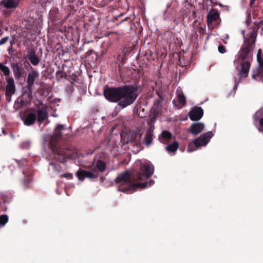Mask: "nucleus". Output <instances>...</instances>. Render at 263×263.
I'll list each match as a JSON object with an SVG mask.
<instances>
[{"label":"nucleus","mask_w":263,"mask_h":263,"mask_svg":"<svg viewBox=\"0 0 263 263\" xmlns=\"http://www.w3.org/2000/svg\"><path fill=\"white\" fill-rule=\"evenodd\" d=\"M137 84L119 87H105V98L111 102H118V106L124 108L134 103L138 97Z\"/></svg>","instance_id":"1"},{"label":"nucleus","mask_w":263,"mask_h":263,"mask_svg":"<svg viewBox=\"0 0 263 263\" xmlns=\"http://www.w3.org/2000/svg\"><path fill=\"white\" fill-rule=\"evenodd\" d=\"M69 132L70 128H66L63 124H58L50 137L49 147L54 153V159L61 163L65 162L67 158H71L72 157L71 152L69 149L60 146V141L64 138V136L68 135Z\"/></svg>","instance_id":"2"},{"label":"nucleus","mask_w":263,"mask_h":263,"mask_svg":"<svg viewBox=\"0 0 263 263\" xmlns=\"http://www.w3.org/2000/svg\"><path fill=\"white\" fill-rule=\"evenodd\" d=\"M132 173L128 171L119 174L115 179V183L118 185V190L125 193H132L139 187L147 186V182L135 183L136 181L142 179H134Z\"/></svg>","instance_id":"3"},{"label":"nucleus","mask_w":263,"mask_h":263,"mask_svg":"<svg viewBox=\"0 0 263 263\" xmlns=\"http://www.w3.org/2000/svg\"><path fill=\"white\" fill-rule=\"evenodd\" d=\"M257 34V30L255 31L253 29L248 38L243 36L244 46L241 47L238 53V59L241 60V62H243L246 60L250 52L253 50L255 46Z\"/></svg>","instance_id":"4"},{"label":"nucleus","mask_w":263,"mask_h":263,"mask_svg":"<svg viewBox=\"0 0 263 263\" xmlns=\"http://www.w3.org/2000/svg\"><path fill=\"white\" fill-rule=\"evenodd\" d=\"M213 136L212 132L209 131L195 139V140H193L188 144L187 152H193L197 150L198 147L206 145Z\"/></svg>","instance_id":"5"},{"label":"nucleus","mask_w":263,"mask_h":263,"mask_svg":"<svg viewBox=\"0 0 263 263\" xmlns=\"http://www.w3.org/2000/svg\"><path fill=\"white\" fill-rule=\"evenodd\" d=\"M154 167L149 163L141 165L140 171L132 173L134 179H143L151 177L154 173Z\"/></svg>","instance_id":"6"},{"label":"nucleus","mask_w":263,"mask_h":263,"mask_svg":"<svg viewBox=\"0 0 263 263\" xmlns=\"http://www.w3.org/2000/svg\"><path fill=\"white\" fill-rule=\"evenodd\" d=\"M206 22L208 26L212 29L218 28L221 23L219 13L217 9L210 10L206 16Z\"/></svg>","instance_id":"7"},{"label":"nucleus","mask_w":263,"mask_h":263,"mask_svg":"<svg viewBox=\"0 0 263 263\" xmlns=\"http://www.w3.org/2000/svg\"><path fill=\"white\" fill-rule=\"evenodd\" d=\"M24 67L27 68V66H30L31 71L28 74L27 78V85L28 86L33 87L35 80L39 77V73L37 71L34 69L30 64L27 61H24Z\"/></svg>","instance_id":"8"},{"label":"nucleus","mask_w":263,"mask_h":263,"mask_svg":"<svg viewBox=\"0 0 263 263\" xmlns=\"http://www.w3.org/2000/svg\"><path fill=\"white\" fill-rule=\"evenodd\" d=\"M203 115V110L201 107L195 106L189 112V116L192 121H198Z\"/></svg>","instance_id":"9"},{"label":"nucleus","mask_w":263,"mask_h":263,"mask_svg":"<svg viewBox=\"0 0 263 263\" xmlns=\"http://www.w3.org/2000/svg\"><path fill=\"white\" fill-rule=\"evenodd\" d=\"M14 78L16 80H19L24 76L25 70L21 64L18 63H12L11 64Z\"/></svg>","instance_id":"10"},{"label":"nucleus","mask_w":263,"mask_h":263,"mask_svg":"<svg viewBox=\"0 0 263 263\" xmlns=\"http://www.w3.org/2000/svg\"><path fill=\"white\" fill-rule=\"evenodd\" d=\"M6 81L7 84L6 87L5 95L6 97H9L10 99L12 95L15 93V85L12 77L8 78Z\"/></svg>","instance_id":"11"},{"label":"nucleus","mask_w":263,"mask_h":263,"mask_svg":"<svg viewBox=\"0 0 263 263\" xmlns=\"http://www.w3.org/2000/svg\"><path fill=\"white\" fill-rule=\"evenodd\" d=\"M76 176L78 178L79 180L83 181L85 178H89L90 179H93L97 178L98 175L95 174L90 171H87L80 168L76 173Z\"/></svg>","instance_id":"12"},{"label":"nucleus","mask_w":263,"mask_h":263,"mask_svg":"<svg viewBox=\"0 0 263 263\" xmlns=\"http://www.w3.org/2000/svg\"><path fill=\"white\" fill-rule=\"evenodd\" d=\"M20 98L30 102L32 99V87L28 85L23 87L22 95Z\"/></svg>","instance_id":"13"},{"label":"nucleus","mask_w":263,"mask_h":263,"mask_svg":"<svg viewBox=\"0 0 263 263\" xmlns=\"http://www.w3.org/2000/svg\"><path fill=\"white\" fill-rule=\"evenodd\" d=\"M37 114L36 120L39 123L41 124L48 117V113L47 110V106H44L42 108H39L37 111Z\"/></svg>","instance_id":"14"},{"label":"nucleus","mask_w":263,"mask_h":263,"mask_svg":"<svg viewBox=\"0 0 263 263\" xmlns=\"http://www.w3.org/2000/svg\"><path fill=\"white\" fill-rule=\"evenodd\" d=\"M204 128V125L202 123L198 122L193 123L189 129V132L192 135H197L201 133Z\"/></svg>","instance_id":"15"},{"label":"nucleus","mask_w":263,"mask_h":263,"mask_svg":"<svg viewBox=\"0 0 263 263\" xmlns=\"http://www.w3.org/2000/svg\"><path fill=\"white\" fill-rule=\"evenodd\" d=\"M173 136L171 132L168 130H163L159 136V141L165 144H168L172 140Z\"/></svg>","instance_id":"16"},{"label":"nucleus","mask_w":263,"mask_h":263,"mask_svg":"<svg viewBox=\"0 0 263 263\" xmlns=\"http://www.w3.org/2000/svg\"><path fill=\"white\" fill-rule=\"evenodd\" d=\"M25 125L30 126L33 124L36 120V115L33 112H29L26 116L21 117Z\"/></svg>","instance_id":"17"},{"label":"nucleus","mask_w":263,"mask_h":263,"mask_svg":"<svg viewBox=\"0 0 263 263\" xmlns=\"http://www.w3.org/2000/svg\"><path fill=\"white\" fill-rule=\"evenodd\" d=\"M250 67V63L249 61L242 62L241 67L239 72L240 77L246 78L248 76L249 69Z\"/></svg>","instance_id":"18"},{"label":"nucleus","mask_w":263,"mask_h":263,"mask_svg":"<svg viewBox=\"0 0 263 263\" xmlns=\"http://www.w3.org/2000/svg\"><path fill=\"white\" fill-rule=\"evenodd\" d=\"M177 97L178 102V106L180 108L183 107L186 104V98L183 92L178 89L177 90Z\"/></svg>","instance_id":"19"},{"label":"nucleus","mask_w":263,"mask_h":263,"mask_svg":"<svg viewBox=\"0 0 263 263\" xmlns=\"http://www.w3.org/2000/svg\"><path fill=\"white\" fill-rule=\"evenodd\" d=\"M1 5L6 8L13 9L17 6L18 3L13 0H3L1 2Z\"/></svg>","instance_id":"20"},{"label":"nucleus","mask_w":263,"mask_h":263,"mask_svg":"<svg viewBox=\"0 0 263 263\" xmlns=\"http://www.w3.org/2000/svg\"><path fill=\"white\" fill-rule=\"evenodd\" d=\"M28 102L20 97H18L15 101L13 108L15 110H18L25 106Z\"/></svg>","instance_id":"21"},{"label":"nucleus","mask_w":263,"mask_h":263,"mask_svg":"<svg viewBox=\"0 0 263 263\" xmlns=\"http://www.w3.org/2000/svg\"><path fill=\"white\" fill-rule=\"evenodd\" d=\"M153 140V134L151 129H147L144 136V143L146 146H149Z\"/></svg>","instance_id":"22"},{"label":"nucleus","mask_w":263,"mask_h":263,"mask_svg":"<svg viewBox=\"0 0 263 263\" xmlns=\"http://www.w3.org/2000/svg\"><path fill=\"white\" fill-rule=\"evenodd\" d=\"M255 121L259 120L260 126L263 128V109L258 110L254 115Z\"/></svg>","instance_id":"23"},{"label":"nucleus","mask_w":263,"mask_h":263,"mask_svg":"<svg viewBox=\"0 0 263 263\" xmlns=\"http://www.w3.org/2000/svg\"><path fill=\"white\" fill-rule=\"evenodd\" d=\"M96 167L100 172L103 173L106 169V164L103 161L99 160L96 162Z\"/></svg>","instance_id":"24"},{"label":"nucleus","mask_w":263,"mask_h":263,"mask_svg":"<svg viewBox=\"0 0 263 263\" xmlns=\"http://www.w3.org/2000/svg\"><path fill=\"white\" fill-rule=\"evenodd\" d=\"M179 143L177 141H174L166 147V149L168 152H175L179 147Z\"/></svg>","instance_id":"25"},{"label":"nucleus","mask_w":263,"mask_h":263,"mask_svg":"<svg viewBox=\"0 0 263 263\" xmlns=\"http://www.w3.org/2000/svg\"><path fill=\"white\" fill-rule=\"evenodd\" d=\"M28 59L29 60L31 63L34 66L37 65L40 62V60L39 59V57L36 55V54H35L33 56H31Z\"/></svg>","instance_id":"26"},{"label":"nucleus","mask_w":263,"mask_h":263,"mask_svg":"<svg viewBox=\"0 0 263 263\" xmlns=\"http://www.w3.org/2000/svg\"><path fill=\"white\" fill-rule=\"evenodd\" d=\"M0 69L3 71L5 76H9L10 71L8 67L4 65L3 64L0 63Z\"/></svg>","instance_id":"27"},{"label":"nucleus","mask_w":263,"mask_h":263,"mask_svg":"<svg viewBox=\"0 0 263 263\" xmlns=\"http://www.w3.org/2000/svg\"><path fill=\"white\" fill-rule=\"evenodd\" d=\"M49 164L52 167L53 170L55 172L59 173L61 171V166L59 164H57L53 161H51Z\"/></svg>","instance_id":"28"},{"label":"nucleus","mask_w":263,"mask_h":263,"mask_svg":"<svg viewBox=\"0 0 263 263\" xmlns=\"http://www.w3.org/2000/svg\"><path fill=\"white\" fill-rule=\"evenodd\" d=\"M142 134L139 132H135L132 134V138L135 139L136 143L140 142V139L141 138Z\"/></svg>","instance_id":"29"},{"label":"nucleus","mask_w":263,"mask_h":263,"mask_svg":"<svg viewBox=\"0 0 263 263\" xmlns=\"http://www.w3.org/2000/svg\"><path fill=\"white\" fill-rule=\"evenodd\" d=\"M35 53V51L33 48L28 47L27 49V58L29 59L31 56H33Z\"/></svg>","instance_id":"30"},{"label":"nucleus","mask_w":263,"mask_h":263,"mask_svg":"<svg viewBox=\"0 0 263 263\" xmlns=\"http://www.w3.org/2000/svg\"><path fill=\"white\" fill-rule=\"evenodd\" d=\"M261 50L259 49L257 53V58L259 66L260 68H263V60L261 59Z\"/></svg>","instance_id":"31"},{"label":"nucleus","mask_w":263,"mask_h":263,"mask_svg":"<svg viewBox=\"0 0 263 263\" xmlns=\"http://www.w3.org/2000/svg\"><path fill=\"white\" fill-rule=\"evenodd\" d=\"M8 220V217L6 215H2L0 216V224L5 225Z\"/></svg>","instance_id":"32"},{"label":"nucleus","mask_w":263,"mask_h":263,"mask_svg":"<svg viewBox=\"0 0 263 263\" xmlns=\"http://www.w3.org/2000/svg\"><path fill=\"white\" fill-rule=\"evenodd\" d=\"M31 182V178L30 176H28L26 179H24L23 183L25 187H27L28 184Z\"/></svg>","instance_id":"33"},{"label":"nucleus","mask_w":263,"mask_h":263,"mask_svg":"<svg viewBox=\"0 0 263 263\" xmlns=\"http://www.w3.org/2000/svg\"><path fill=\"white\" fill-rule=\"evenodd\" d=\"M66 79L70 81V84H71L72 82L73 84L74 82H77L78 78L76 75L74 74L70 76L69 78Z\"/></svg>","instance_id":"34"},{"label":"nucleus","mask_w":263,"mask_h":263,"mask_svg":"<svg viewBox=\"0 0 263 263\" xmlns=\"http://www.w3.org/2000/svg\"><path fill=\"white\" fill-rule=\"evenodd\" d=\"M56 76L57 78L61 79L66 77V73L63 71L59 70L56 72Z\"/></svg>","instance_id":"35"},{"label":"nucleus","mask_w":263,"mask_h":263,"mask_svg":"<svg viewBox=\"0 0 263 263\" xmlns=\"http://www.w3.org/2000/svg\"><path fill=\"white\" fill-rule=\"evenodd\" d=\"M218 51L221 53H224L226 51L225 47L222 44L218 46Z\"/></svg>","instance_id":"36"},{"label":"nucleus","mask_w":263,"mask_h":263,"mask_svg":"<svg viewBox=\"0 0 263 263\" xmlns=\"http://www.w3.org/2000/svg\"><path fill=\"white\" fill-rule=\"evenodd\" d=\"M30 144L29 142L26 141L21 143V146L23 148L28 149L29 148Z\"/></svg>","instance_id":"37"},{"label":"nucleus","mask_w":263,"mask_h":263,"mask_svg":"<svg viewBox=\"0 0 263 263\" xmlns=\"http://www.w3.org/2000/svg\"><path fill=\"white\" fill-rule=\"evenodd\" d=\"M9 36H5L4 37H3L1 40H0V45H4L5 44H6L8 40H9Z\"/></svg>","instance_id":"38"},{"label":"nucleus","mask_w":263,"mask_h":263,"mask_svg":"<svg viewBox=\"0 0 263 263\" xmlns=\"http://www.w3.org/2000/svg\"><path fill=\"white\" fill-rule=\"evenodd\" d=\"M62 176L68 179H71L73 177L72 174L71 173H65L63 174Z\"/></svg>","instance_id":"39"},{"label":"nucleus","mask_w":263,"mask_h":263,"mask_svg":"<svg viewBox=\"0 0 263 263\" xmlns=\"http://www.w3.org/2000/svg\"><path fill=\"white\" fill-rule=\"evenodd\" d=\"M59 13V9L57 8H53L50 11L51 15H55L54 17H56L55 15Z\"/></svg>","instance_id":"40"},{"label":"nucleus","mask_w":263,"mask_h":263,"mask_svg":"<svg viewBox=\"0 0 263 263\" xmlns=\"http://www.w3.org/2000/svg\"><path fill=\"white\" fill-rule=\"evenodd\" d=\"M178 23L179 22L176 18H174L171 29L175 28V27L178 25Z\"/></svg>","instance_id":"41"},{"label":"nucleus","mask_w":263,"mask_h":263,"mask_svg":"<svg viewBox=\"0 0 263 263\" xmlns=\"http://www.w3.org/2000/svg\"><path fill=\"white\" fill-rule=\"evenodd\" d=\"M67 88L68 89L69 91L70 92H72L73 91V89H74L73 82H72L71 84H70V85H68L67 86Z\"/></svg>","instance_id":"42"},{"label":"nucleus","mask_w":263,"mask_h":263,"mask_svg":"<svg viewBox=\"0 0 263 263\" xmlns=\"http://www.w3.org/2000/svg\"><path fill=\"white\" fill-rule=\"evenodd\" d=\"M92 53H95V51L93 50L92 49H90V50H89L87 51V52L86 53V56L87 57H89L90 56Z\"/></svg>","instance_id":"43"},{"label":"nucleus","mask_w":263,"mask_h":263,"mask_svg":"<svg viewBox=\"0 0 263 263\" xmlns=\"http://www.w3.org/2000/svg\"><path fill=\"white\" fill-rule=\"evenodd\" d=\"M148 124H149V127L147 129H151L152 133H153L154 129V126L152 123H149Z\"/></svg>","instance_id":"44"},{"label":"nucleus","mask_w":263,"mask_h":263,"mask_svg":"<svg viewBox=\"0 0 263 263\" xmlns=\"http://www.w3.org/2000/svg\"><path fill=\"white\" fill-rule=\"evenodd\" d=\"M254 24L255 25L257 26V28H258L259 25L262 24V21H255L254 23Z\"/></svg>","instance_id":"45"},{"label":"nucleus","mask_w":263,"mask_h":263,"mask_svg":"<svg viewBox=\"0 0 263 263\" xmlns=\"http://www.w3.org/2000/svg\"><path fill=\"white\" fill-rule=\"evenodd\" d=\"M156 119V115H154L153 117L151 118V122L149 123H152L153 124L155 122Z\"/></svg>","instance_id":"46"},{"label":"nucleus","mask_w":263,"mask_h":263,"mask_svg":"<svg viewBox=\"0 0 263 263\" xmlns=\"http://www.w3.org/2000/svg\"><path fill=\"white\" fill-rule=\"evenodd\" d=\"M147 183H148L147 186H151L154 184L155 181L153 180H151L147 182Z\"/></svg>","instance_id":"47"},{"label":"nucleus","mask_w":263,"mask_h":263,"mask_svg":"<svg viewBox=\"0 0 263 263\" xmlns=\"http://www.w3.org/2000/svg\"><path fill=\"white\" fill-rule=\"evenodd\" d=\"M255 1V0H250V6L251 7L254 5Z\"/></svg>","instance_id":"48"},{"label":"nucleus","mask_w":263,"mask_h":263,"mask_svg":"<svg viewBox=\"0 0 263 263\" xmlns=\"http://www.w3.org/2000/svg\"><path fill=\"white\" fill-rule=\"evenodd\" d=\"M204 31V29L202 27H199V32L200 33H202Z\"/></svg>","instance_id":"49"},{"label":"nucleus","mask_w":263,"mask_h":263,"mask_svg":"<svg viewBox=\"0 0 263 263\" xmlns=\"http://www.w3.org/2000/svg\"><path fill=\"white\" fill-rule=\"evenodd\" d=\"M238 83H239V82H237V83L235 84V85H234V88H233L234 89H236V88H237L238 85Z\"/></svg>","instance_id":"50"},{"label":"nucleus","mask_w":263,"mask_h":263,"mask_svg":"<svg viewBox=\"0 0 263 263\" xmlns=\"http://www.w3.org/2000/svg\"><path fill=\"white\" fill-rule=\"evenodd\" d=\"M127 20H128V17H125L124 19L122 20H121V22H124V21H127Z\"/></svg>","instance_id":"51"},{"label":"nucleus","mask_w":263,"mask_h":263,"mask_svg":"<svg viewBox=\"0 0 263 263\" xmlns=\"http://www.w3.org/2000/svg\"><path fill=\"white\" fill-rule=\"evenodd\" d=\"M251 20V18L250 17V18H248V20H247V23H249V22Z\"/></svg>","instance_id":"52"},{"label":"nucleus","mask_w":263,"mask_h":263,"mask_svg":"<svg viewBox=\"0 0 263 263\" xmlns=\"http://www.w3.org/2000/svg\"><path fill=\"white\" fill-rule=\"evenodd\" d=\"M76 0H68L69 2L70 3H73Z\"/></svg>","instance_id":"53"},{"label":"nucleus","mask_w":263,"mask_h":263,"mask_svg":"<svg viewBox=\"0 0 263 263\" xmlns=\"http://www.w3.org/2000/svg\"><path fill=\"white\" fill-rule=\"evenodd\" d=\"M3 133L5 135L6 134V132H5V130L4 129L3 130Z\"/></svg>","instance_id":"54"},{"label":"nucleus","mask_w":263,"mask_h":263,"mask_svg":"<svg viewBox=\"0 0 263 263\" xmlns=\"http://www.w3.org/2000/svg\"><path fill=\"white\" fill-rule=\"evenodd\" d=\"M83 50V48H82V47H81L80 49H79V50Z\"/></svg>","instance_id":"55"},{"label":"nucleus","mask_w":263,"mask_h":263,"mask_svg":"<svg viewBox=\"0 0 263 263\" xmlns=\"http://www.w3.org/2000/svg\"><path fill=\"white\" fill-rule=\"evenodd\" d=\"M261 69H261V71H262V72H263V68H262Z\"/></svg>","instance_id":"56"}]
</instances>
